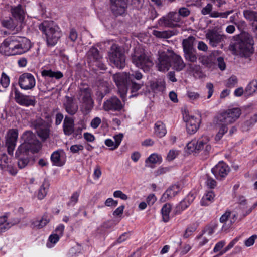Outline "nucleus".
<instances>
[{
    "mask_svg": "<svg viewBox=\"0 0 257 257\" xmlns=\"http://www.w3.org/2000/svg\"><path fill=\"white\" fill-rule=\"evenodd\" d=\"M31 46L30 40L26 37L12 36L4 41L1 48L8 52L7 55H15L27 52Z\"/></svg>",
    "mask_w": 257,
    "mask_h": 257,
    "instance_id": "1",
    "label": "nucleus"
},
{
    "mask_svg": "<svg viewBox=\"0 0 257 257\" xmlns=\"http://www.w3.org/2000/svg\"><path fill=\"white\" fill-rule=\"evenodd\" d=\"M241 114V111L239 108L229 109L221 113L218 116L217 123L220 125L218 133L215 136L216 141L220 140L223 136L228 131V125L234 123L239 118Z\"/></svg>",
    "mask_w": 257,
    "mask_h": 257,
    "instance_id": "2",
    "label": "nucleus"
},
{
    "mask_svg": "<svg viewBox=\"0 0 257 257\" xmlns=\"http://www.w3.org/2000/svg\"><path fill=\"white\" fill-rule=\"evenodd\" d=\"M39 28L45 34L49 46H54L62 36L60 28L52 21H43L39 25Z\"/></svg>",
    "mask_w": 257,
    "mask_h": 257,
    "instance_id": "3",
    "label": "nucleus"
},
{
    "mask_svg": "<svg viewBox=\"0 0 257 257\" xmlns=\"http://www.w3.org/2000/svg\"><path fill=\"white\" fill-rule=\"evenodd\" d=\"M238 40L234 44V49L245 57H249L253 53V40L247 33L243 32L238 36Z\"/></svg>",
    "mask_w": 257,
    "mask_h": 257,
    "instance_id": "4",
    "label": "nucleus"
},
{
    "mask_svg": "<svg viewBox=\"0 0 257 257\" xmlns=\"http://www.w3.org/2000/svg\"><path fill=\"white\" fill-rule=\"evenodd\" d=\"M108 58L110 63L119 69L125 66V56L123 50L118 45L113 44L108 52Z\"/></svg>",
    "mask_w": 257,
    "mask_h": 257,
    "instance_id": "5",
    "label": "nucleus"
},
{
    "mask_svg": "<svg viewBox=\"0 0 257 257\" xmlns=\"http://www.w3.org/2000/svg\"><path fill=\"white\" fill-rule=\"evenodd\" d=\"M77 98L86 111L93 108L94 102L91 97V90L88 85L81 84L78 90Z\"/></svg>",
    "mask_w": 257,
    "mask_h": 257,
    "instance_id": "6",
    "label": "nucleus"
},
{
    "mask_svg": "<svg viewBox=\"0 0 257 257\" xmlns=\"http://www.w3.org/2000/svg\"><path fill=\"white\" fill-rule=\"evenodd\" d=\"M112 79L118 88V92L121 98L124 101L128 91V83L131 76L126 72L117 73L112 75Z\"/></svg>",
    "mask_w": 257,
    "mask_h": 257,
    "instance_id": "7",
    "label": "nucleus"
},
{
    "mask_svg": "<svg viewBox=\"0 0 257 257\" xmlns=\"http://www.w3.org/2000/svg\"><path fill=\"white\" fill-rule=\"evenodd\" d=\"M209 141L208 137L203 136L197 141L193 140L189 142L187 147L191 152L203 150L205 154H207L212 151V147L209 143Z\"/></svg>",
    "mask_w": 257,
    "mask_h": 257,
    "instance_id": "8",
    "label": "nucleus"
},
{
    "mask_svg": "<svg viewBox=\"0 0 257 257\" xmlns=\"http://www.w3.org/2000/svg\"><path fill=\"white\" fill-rule=\"evenodd\" d=\"M132 59L133 63L144 71H149L153 65L152 60L148 56L144 53H140L138 51H135L134 54L132 55Z\"/></svg>",
    "mask_w": 257,
    "mask_h": 257,
    "instance_id": "9",
    "label": "nucleus"
},
{
    "mask_svg": "<svg viewBox=\"0 0 257 257\" xmlns=\"http://www.w3.org/2000/svg\"><path fill=\"white\" fill-rule=\"evenodd\" d=\"M51 124L46 123L41 118H38L31 122V126L36 130L38 136L42 141L47 140L50 136Z\"/></svg>",
    "mask_w": 257,
    "mask_h": 257,
    "instance_id": "10",
    "label": "nucleus"
},
{
    "mask_svg": "<svg viewBox=\"0 0 257 257\" xmlns=\"http://www.w3.org/2000/svg\"><path fill=\"white\" fill-rule=\"evenodd\" d=\"M18 138V131L16 128L10 129L7 132L5 137V146L7 152L10 155H13L14 150L16 146Z\"/></svg>",
    "mask_w": 257,
    "mask_h": 257,
    "instance_id": "11",
    "label": "nucleus"
},
{
    "mask_svg": "<svg viewBox=\"0 0 257 257\" xmlns=\"http://www.w3.org/2000/svg\"><path fill=\"white\" fill-rule=\"evenodd\" d=\"M205 37L211 46L216 47L224 40L226 36L219 33L217 30L212 29L206 31Z\"/></svg>",
    "mask_w": 257,
    "mask_h": 257,
    "instance_id": "12",
    "label": "nucleus"
},
{
    "mask_svg": "<svg viewBox=\"0 0 257 257\" xmlns=\"http://www.w3.org/2000/svg\"><path fill=\"white\" fill-rule=\"evenodd\" d=\"M18 83L22 89L32 90L35 86L36 80L32 74L24 73L19 77Z\"/></svg>",
    "mask_w": 257,
    "mask_h": 257,
    "instance_id": "13",
    "label": "nucleus"
},
{
    "mask_svg": "<svg viewBox=\"0 0 257 257\" xmlns=\"http://www.w3.org/2000/svg\"><path fill=\"white\" fill-rule=\"evenodd\" d=\"M180 21V17L177 13L171 12L166 16L160 18L158 21V23L162 26L173 28L176 27L177 26L176 23Z\"/></svg>",
    "mask_w": 257,
    "mask_h": 257,
    "instance_id": "14",
    "label": "nucleus"
},
{
    "mask_svg": "<svg viewBox=\"0 0 257 257\" xmlns=\"http://www.w3.org/2000/svg\"><path fill=\"white\" fill-rule=\"evenodd\" d=\"M102 107L105 111L119 112L123 109V104L116 96H113L103 102Z\"/></svg>",
    "mask_w": 257,
    "mask_h": 257,
    "instance_id": "15",
    "label": "nucleus"
},
{
    "mask_svg": "<svg viewBox=\"0 0 257 257\" xmlns=\"http://www.w3.org/2000/svg\"><path fill=\"white\" fill-rule=\"evenodd\" d=\"M171 52L168 50L167 52H162L159 54L158 63L157 64L158 69L160 71H167L171 66Z\"/></svg>",
    "mask_w": 257,
    "mask_h": 257,
    "instance_id": "16",
    "label": "nucleus"
},
{
    "mask_svg": "<svg viewBox=\"0 0 257 257\" xmlns=\"http://www.w3.org/2000/svg\"><path fill=\"white\" fill-rule=\"evenodd\" d=\"M14 98L17 103L26 107L34 106L36 103L34 96L24 95L18 90L15 91Z\"/></svg>",
    "mask_w": 257,
    "mask_h": 257,
    "instance_id": "17",
    "label": "nucleus"
},
{
    "mask_svg": "<svg viewBox=\"0 0 257 257\" xmlns=\"http://www.w3.org/2000/svg\"><path fill=\"white\" fill-rule=\"evenodd\" d=\"M229 170L226 164L223 162H220L212 169L211 172L216 179H221L226 176Z\"/></svg>",
    "mask_w": 257,
    "mask_h": 257,
    "instance_id": "18",
    "label": "nucleus"
},
{
    "mask_svg": "<svg viewBox=\"0 0 257 257\" xmlns=\"http://www.w3.org/2000/svg\"><path fill=\"white\" fill-rule=\"evenodd\" d=\"M186 122V130L188 134H193L198 129L200 120L193 116L186 115L183 117Z\"/></svg>",
    "mask_w": 257,
    "mask_h": 257,
    "instance_id": "19",
    "label": "nucleus"
},
{
    "mask_svg": "<svg viewBox=\"0 0 257 257\" xmlns=\"http://www.w3.org/2000/svg\"><path fill=\"white\" fill-rule=\"evenodd\" d=\"M111 9L114 15L123 14L127 7V0H110Z\"/></svg>",
    "mask_w": 257,
    "mask_h": 257,
    "instance_id": "20",
    "label": "nucleus"
},
{
    "mask_svg": "<svg viewBox=\"0 0 257 257\" xmlns=\"http://www.w3.org/2000/svg\"><path fill=\"white\" fill-rule=\"evenodd\" d=\"M63 107L69 114L73 115L78 110V105L74 97L66 96L63 102Z\"/></svg>",
    "mask_w": 257,
    "mask_h": 257,
    "instance_id": "21",
    "label": "nucleus"
},
{
    "mask_svg": "<svg viewBox=\"0 0 257 257\" xmlns=\"http://www.w3.org/2000/svg\"><path fill=\"white\" fill-rule=\"evenodd\" d=\"M171 66L172 69L177 72L183 70L186 66L182 58L179 55L171 52Z\"/></svg>",
    "mask_w": 257,
    "mask_h": 257,
    "instance_id": "22",
    "label": "nucleus"
},
{
    "mask_svg": "<svg viewBox=\"0 0 257 257\" xmlns=\"http://www.w3.org/2000/svg\"><path fill=\"white\" fill-rule=\"evenodd\" d=\"M19 22L12 17H8L1 21L2 25L13 32L14 34L17 33L21 30V28L18 26Z\"/></svg>",
    "mask_w": 257,
    "mask_h": 257,
    "instance_id": "23",
    "label": "nucleus"
},
{
    "mask_svg": "<svg viewBox=\"0 0 257 257\" xmlns=\"http://www.w3.org/2000/svg\"><path fill=\"white\" fill-rule=\"evenodd\" d=\"M180 184H174L170 186L162 195L160 198L162 202H165L174 197L181 190Z\"/></svg>",
    "mask_w": 257,
    "mask_h": 257,
    "instance_id": "24",
    "label": "nucleus"
},
{
    "mask_svg": "<svg viewBox=\"0 0 257 257\" xmlns=\"http://www.w3.org/2000/svg\"><path fill=\"white\" fill-rule=\"evenodd\" d=\"M38 151V149L32 146L29 144L22 143L17 148L15 156L17 158L21 157H28L30 152L35 153Z\"/></svg>",
    "mask_w": 257,
    "mask_h": 257,
    "instance_id": "25",
    "label": "nucleus"
},
{
    "mask_svg": "<svg viewBox=\"0 0 257 257\" xmlns=\"http://www.w3.org/2000/svg\"><path fill=\"white\" fill-rule=\"evenodd\" d=\"M10 11L13 18L20 23L23 22L25 17V11L21 5L12 6Z\"/></svg>",
    "mask_w": 257,
    "mask_h": 257,
    "instance_id": "26",
    "label": "nucleus"
},
{
    "mask_svg": "<svg viewBox=\"0 0 257 257\" xmlns=\"http://www.w3.org/2000/svg\"><path fill=\"white\" fill-rule=\"evenodd\" d=\"M86 57L87 62L92 65H93L95 62L102 60V58L98 50L94 47H91L87 52Z\"/></svg>",
    "mask_w": 257,
    "mask_h": 257,
    "instance_id": "27",
    "label": "nucleus"
},
{
    "mask_svg": "<svg viewBox=\"0 0 257 257\" xmlns=\"http://www.w3.org/2000/svg\"><path fill=\"white\" fill-rule=\"evenodd\" d=\"M22 138L24 141L23 143L29 144L35 148L37 145H39V141L36 139L35 135L31 131L24 132L22 136Z\"/></svg>",
    "mask_w": 257,
    "mask_h": 257,
    "instance_id": "28",
    "label": "nucleus"
},
{
    "mask_svg": "<svg viewBox=\"0 0 257 257\" xmlns=\"http://www.w3.org/2000/svg\"><path fill=\"white\" fill-rule=\"evenodd\" d=\"M74 120L68 116H66L63 122V131L66 135H71L74 131Z\"/></svg>",
    "mask_w": 257,
    "mask_h": 257,
    "instance_id": "29",
    "label": "nucleus"
},
{
    "mask_svg": "<svg viewBox=\"0 0 257 257\" xmlns=\"http://www.w3.org/2000/svg\"><path fill=\"white\" fill-rule=\"evenodd\" d=\"M194 197L193 194H189L176 206V211L181 212L187 208L193 202Z\"/></svg>",
    "mask_w": 257,
    "mask_h": 257,
    "instance_id": "30",
    "label": "nucleus"
},
{
    "mask_svg": "<svg viewBox=\"0 0 257 257\" xmlns=\"http://www.w3.org/2000/svg\"><path fill=\"white\" fill-rule=\"evenodd\" d=\"M18 221L12 223L8 221L7 217L6 215L0 217V234L6 231L14 224L17 223Z\"/></svg>",
    "mask_w": 257,
    "mask_h": 257,
    "instance_id": "31",
    "label": "nucleus"
},
{
    "mask_svg": "<svg viewBox=\"0 0 257 257\" xmlns=\"http://www.w3.org/2000/svg\"><path fill=\"white\" fill-rule=\"evenodd\" d=\"M150 85L154 91H163L165 88V82L160 79L150 81Z\"/></svg>",
    "mask_w": 257,
    "mask_h": 257,
    "instance_id": "32",
    "label": "nucleus"
},
{
    "mask_svg": "<svg viewBox=\"0 0 257 257\" xmlns=\"http://www.w3.org/2000/svg\"><path fill=\"white\" fill-rule=\"evenodd\" d=\"M50 221L48 215L45 214L40 220H35L32 222L31 225L33 228H41L46 226Z\"/></svg>",
    "mask_w": 257,
    "mask_h": 257,
    "instance_id": "33",
    "label": "nucleus"
},
{
    "mask_svg": "<svg viewBox=\"0 0 257 257\" xmlns=\"http://www.w3.org/2000/svg\"><path fill=\"white\" fill-rule=\"evenodd\" d=\"M49 185V182L44 180L38 190L37 197L39 199H43L46 196Z\"/></svg>",
    "mask_w": 257,
    "mask_h": 257,
    "instance_id": "34",
    "label": "nucleus"
},
{
    "mask_svg": "<svg viewBox=\"0 0 257 257\" xmlns=\"http://www.w3.org/2000/svg\"><path fill=\"white\" fill-rule=\"evenodd\" d=\"M195 40V37L192 36H190L187 38L183 39L182 43L183 51L195 49L193 47Z\"/></svg>",
    "mask_w": 257,
    "mask_h": 257,
    "instance_id": "35",
    "label": "nucleus"
},
{
    "mask_svg": "<svg viewBox=\"0 0 257 257\" xmlns=\"http://www.w3.org/2000/svg\"><path fill=\"white\" fill-rule=\"evenodd\" d=\"M183 52L184 57L187 61L193 63L197 62V55L195 49L183 51Z\"/></svg>",
    "mask_w": 257,
    "mask_h": 257,
    "instance_id": "36",
    "label": "nucleus"
},
{
    "mask_svg": "<svg viewBox=\"0 0 257 257\" xmlns=\"http://www.w3.org/2000/svg\"><path fill=\"white\" fill-rule=\"evenodd\" d=\"M41 75L43 77H54L56 79H59L63 77V73L60 71L54 72L51 69L43 70Z\"/></svg>",
    "mask_w": 257,
    "mask_h": 257,
    "instance_id": "37",
    "label": "nucleus"
},
{
    "mask_svg": "<svg viewBox=\"0 0 257 257\" xmlns=\"http://www.w3.org/2000/svg\"><path fill=\"white\" fill-rule=\"evenodd\" d=\"M215 194L212 191L207 192L202 197L201 200L202 206H207L211 204L214 200Z\"/></svg>",
    "mask_w": 257,
    "mask_h": 257,
    "instance_id": "38",
    "label": "nucleus"
},
{
    "mask_svg": "<svg viewBox=\"0 0 257 257\" xmlns=\"http://www.w3.org/2000/svg\"><path fill=\"white\" fill-rule=\"evenodd\" d=\"M143 86V84L137 83L134 81V80H130L128 83V90L130 89L132 95L130 97L136 96L137 94L136 93Z\"/></svg>",
    "mask_w": 257,
    "mask_h": 257,
    "instance_id": "39",
    "label": "nucleus"
},
{
    "mask_svg": "<svg viewBox=\"0 0 257 257\" xmlns=\"http://www.w3.org/2000/svg\"><path fill=\"white\" fill-rule=\"evenodd\" d=\"M155 131L156 134L160 137L164 136L167 132L164 124L161 121L156 123Z\"/></svg>",
    "mask_w": 257,
    "mask_h": 257,
    "instance_id": "40",
    "label": "nucleus"
},
{
    "mask_svg": "<svg viewBox=\"0 0 257 257\" xmlns=\"http://www.w3.org/2000/svg\"><path fill=\"white\" fill-rule=\"evenodd\" d=\"M171 210V205L168 203L164 204L161 209L163 220L167 222L170 219L169 214Z\"/></svg>",
    "mask_w": 257,
    "mask_h": 257,
    "instance_id": "41",
    "label": "nucleus"
},
{
    "mask_svg": "<svg viewBox=\"0 0 257 257\" xmlns=\"http://www.w3.org/2000/svg\"><path fill=\"white\" fill-rule=\"evenodd\" d=\"M257 122V114H254L249 119L244 122L242 125V129L243 131H248Z\"/></svg>",
    "mask_w": 257,
    "mask_h": 257,
    "instance_id": "42",
    "label": "nucleus"
},
{
    "mask_svg": "<svg viewBox=\"0 0 257 257\" xmlns=\"http://www.w3.org/2000/svg\"><path fill=\"white\" fill-rule=\"evenodd\" d=\"M231 212L229 211H226L224 214H223L220 218V221L221 223H223L222 226V229L224 230H226L227 229L229 228L231 226H228L227 224L228 223V221H230Z\"/></svg>",
    "mask_w": 257,
    "mask_h": 257,
    "instance_id": "43",
    "label": "nucleus"
},
{
    "mask_svg": "<svg viewBox=\"0 0 257 257\" xmlns=\"http://www.w3.org/2000/svg\"><path fill=\"white\" fill-rule=\"evenodd\" d=\"M152 34L158 38H169L173 35V33L170 31H159L154 30L152 31Z\"/></svg>",
    "mask_w": 257,
    "mask_h": 257,
    "instance_id": "44",
    "label": "nucleus"
},
{
    "mask_svg": "<svg viewBox=\"0 0 257 257\" xmlns=\"http://www.w3.org/2000/svg\"><path fill=\"white\" fill-rule=\"evenodd\" d=\"M61 151H56L54 152L51 156V160L54 165L61 166L63 163L60 160Z\"/></svg>",
    "mask_w": 257,
    "mask_h": 257,
    "instance_id": "45",
    "label": "nucleus"
},
{
    "mask_svg": "<svg viewBox=\"0 0 257 257\" xmlns=\"http://www.w3.org/2000/svg\"><path fill=\"white\" fill-rule=\"evenodd\" d=\"M200 60L201 63L207 67L211 68L214 65L213 57L212 56H203Z\"/></svg>",
    "mask_w": 257,
    "mask_h": 257,
    "instance_id": "46",
    "label": "nucleus"
},
{
    "mask_svg": "<svg viewBox=\"0 0 257 257\" xmlns=\"http://www.w3.org/2000/svg\"><path fill=\"white\" fill-rule=\"evenodd\" d=\"M245 91L249 95L253 94L256 92L257 91V79L251 81L247 86Z\"/></svg>",
    "mask_w": 257,
    "mask_h": 257,
    "instance_id": "47",
    "label": "nucleus"
},
{
    "mask_svg": "<svg viewBox=\"0 0 257 257\" xmlns=\"http://www.w3.org/2000/svg\"><path fill=\"white\" fill-rule=\"evenodd\" d=\"M243 15L246 19L250 21H257L256 12L250 10H246L243 11Z\"/></svg>",
    "mask_w": 257,
    "mask_h": 257,
    "instance_id": "48",
    "label": "nucleus"
},
{
    "mask_svg": "<svg viewBox=\"0 0 257 257\" xmlns=\"http://www.w3.org/2000/svg\"><path fill=\"white\" fill-rule=\"evenodd\" d=\"M80 195L79 191L74 192L71 196L70 197L69 201L67 203V205L68 206H73L78 201V198Z\"/></svg>",
    "mask_w": 257,
    "mask_h": 257,
    "instance_id": "49",
    "label": "nucleus"
},
{
    "mask_svg": "<svg viewBox=\"0 0 257 257\" xmlns=\"http://www.w3.org/2000/svg\"><path fill=\"white\" fill-rule=\"evenodd\" d=\"M18 158V166L20 169L25 167L29 162V159L28 157H21Z\"/></svg>",
    "mask_w": 257,
    "mask_h": 257,
    "instance_id": "50",
    "label": "nucleus"
},
{
    "mask_svg": "<svg viewBox=\"0 0 257 257\" xmlns=\"http://www.w3.org/2000/svg\"><path fill=\"white\" fill-rule=\"evenodd\" d=\"M0 83L4 88H7L9 85V77L4 72L2 74Z\"/></svg>",
    "mask_w": 257,
    "mask_h": 257,
    "instance_id": "51",
    "label": "nucleus"
},
{
    "mask_svg": "<svg viewBox=\"0 0 257 257\" xmlns=\"http://www.w3.org/2000/svg\"><path fill=\"white\" fill-rule=\"evenodd\" d=\"M161 157L157 154H153L151 155L146 160V163L149 162L151 163L155 164L161 160Z\"/></svg>",
    "mask_w": 257,
    "mask_h": 257,
    "instance_id": "52",
    "label": "nucleus"
},
{
    "mask_svg": "<svg viewBox=\"0 0 257 257\" xmlns=\"http://www.w3.org/2000/svg\"><path fill=\"white\" fill-rule=\"evenodd\" d=\"M179 152L176 150H171L168 153L166 157L167 160L171 161L173 160L178 155Z\"/></svg>",
    "mask_w": 257,
    "mask_h": 257,
    "instance_id": "53",
    "label": "nucleus"
},
{
    "mask_svg": "<svg viewBox=\"0 0 257 257\" xmlns=\"http://www.w3.org/2000/svg\"><path fill=\"white\" fill-rule=\"evenodd\" d=\"M238 238H235V239L232 240L222 251L220 252L219 254L218 255H221L226 252H227L228 250L230 249L232 247H233L234 244L238 241Z\"/></svg>",
    "mask_w": 257,
    "mask_h": 257,
    "instance_id": "54",
    "label": "nucleus"
},
{
    "mask_svg": "<svg viewBox=\"0 0 257 257\" xmlns=\"http://www.w3.org/2000/svg\"><path fill=\"white\" fill-rule=\"evenodd\" d=\"M237 83V78L235 76H232L227 81L226 86L228 87H233Z\"/></svg>",
    "mask_w": 257,
    "mask_h": 257,
    "instance_id": "55",
    "label": "nucleus"
},
{
    "mask_svg": "<svg viewBox=\"0 0 257 257\" xmlns=\"http://www.w3.org/2000/svg\"><path fill=\"white\" fill-rule=\"evenodd\" d=\"M178 13L180 17H186L190 15V11L187 8L182 7L179 9Z\"/></svg>",
    "mask_w": 257,
    "mask_h": 257,
    "instance_id": "56",
    "label": "nucleus"
},
{
    "mask_svg": "<svg viewBox=\"0 0 257 257\" xmlns=\"http://www.w3.org/2000/svg\"><path fill=\"white\" fill-rule=\"evenodd\" d=\"M213 8L212 5L211 4H208L205 7H204L201 10V14L203 15L209 14L211 13Z\"/></svg>",
    "mask_w": 257,
    "mask_h": 257,
    "instance_id": "57",
    "label": "nucleus"
},
{
    "mask_svg": "<svg viewBox=\"0 0 257 257\" xmlns=\"http://www.w3.org/2000/svg\"><path fill=\"white\" fill-rule=\"evenodd\" d=\"M113 196L115 198H120L123 200H126L128 198L127 195L120 190L114 191L113 193Z\"/></svg>",
    "mask_w": 257,
    "mask_h": 257,
    "instance_id": "58",
    "label": "nucleus"
},
{
    "mask_svg": "<svg viewBox=\"0 0 257 257\" xmlns=\"http://www.w3.org/2000/svg\"><path fill=\"white\" fill-rule=\"evenodd\" d=\"M84 147L82 145H74L71 146L70 150L73 153H78L79 151H82Z\"/></svg>",
    "mask_w": 257,
    "mask_h": 257,
    "instance_id": "59",
    "label": "nucleus"
},
{
    "mask_svg": "<svg viewBox=\"0 0 257 257\" xmlns=\"http://www.w3.org/2000/svg\"><path fill=\"white\" fill-rule=\"evenodd\" d=\"M144 3V0H132V5L136 9L142 8Z\"/></svg>",
    "mask_w": 257,
    "mask_h": 257,
    "instance_id": "60",
    "label": "nucleus"
},
{
    "mask_svg": "<svg viewBox=\"0 0 257 257\" xmlns=\"http://www.w3.org/2000/svg\"><path fill=\"white\" fill-rule=\"evenodd\" d=\"M217 61L218 63V66L219 69L222 71L225 70L226 68V64L224 62V59L221 57H218Z\"/></svg>",
    "mask_w": 257,
    "mask_h": 257,
    "instance_id": "61",
    "label": "nucleus"
},
{
    "mask_svg": "<svg viewBox=\"0 0 257 257\" xmlns=\"http://www.w3.org/2000/svg\"><path fill=\"white\" fill-rule=\"evenodd\" d=\"M123 137V136L122 134H119L118 135L114 136V139L115 140L114 143H115V145L114 148H117L119 146L122 141Z\"/></svg>",
    "mask_w": 257,
    "mask_h": 257,
    "instance_id": "62",
    "label": "nucleus"
},
{
    "mask_svg": "<svg viewBox=\"0 0 257 257\" xmlns=\"http://www.w3.org/2000/svg\"><path fill=\"white\" fill-rule=\"evenodd\" d=\"M197 49L202 51L206 52L208 50V46L203 41H199L197 45Z\"/></svg>",
    "mask_w": 257,
    "mask_h": 257,
    "instance_id": "63",
    "label": "nucleus"
},
{
    "mask_svg": "<svg viewBox=\"0 0 257 257\" xmlns=\"http://www.w3.org/2000/svg\"><path fill=\"white\" fill-rule=\"evenodd\" d=\"M101 119L99 117H96L92 120L91 122V126L92 127L96 128L98 127L101 123Z\"/></svg>",
    "mask_w": 257,
    "mask_h": 257,
    "instance_id": "64",
    "label": "nucleus"
}]
</instances>
